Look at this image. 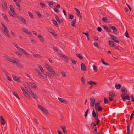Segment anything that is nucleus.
Listing matches in <instances>:
<instances>
[{
    "instance_id": "1a4fd4ad",
    "label": "nucleus",
    "mask_w": 134,
    "mask_h": 134,
    "mask_svg": "<svg viewBox=\"0 0 134 134\" xmlns=\"http://www.w3.org/2000/svg\"><path fill=\"white\" fill-rule=\"evenodd\" d=\"M0 120L1 124L3 125H4L6 122L5 119L2 116H0Z\"/></svg>"
},
{
    "instance_id": "a18cd8bd",
    "label": "nucleus",
    "mask_w": 134,
    "mask_h": 134,
    "mask_svg": "<svg viewBox=\"0 0 134 134\" xmlns=\"http://www.w3.org/2000/svg\"><path fill=\"white\" fill-rule=\"evenodd\" d=\"M74 16L71 14H69L68 15V18L69 19H72L73 18Z\"/></svg>"
},
{
    "instance_id": "a19ab883",
    "label": "nucleus",
    "mask_w": 134,
    "mask_h": 134,
    "mask_svg": "<svg viewBox=\"0 0 134 134\" xmlns=\"http://www.w3.org/2000/svg\"><path fill=\"white\" fill-rule=\"evenodd\" d=\"M52 21L53 22V23L54 24L57 26L58 27L59 25L56 22V21L54 20H52Z\"/></svg>"
},
{
    "instance_id": "bf43d9fd",
    "label": "nucleus",
    "mask_w": 134,
    "mask_h": 134,
    "mask_svg": "<svg viewBox=\"0 0 134 134\" xmlns=\"http://www.w3.org/2000/svg\"><path fill=\"white\" fill-rule=\"evenodd\" d=\"M81 81H82V83H83L84 84H85V80L83 77H81Z\"/></svg>"
},
{
    "instance_id": "8fccbe9b",
    "label": "nucleus",
    "mask_w": 134,
    "mask_h": 134,
    "mask_svg": "<svg viewBox=\"0 0 134 134\" xmlns=\"http://www.w3.org/2000/svg\"><path fill=\"white\" fill-rule=\"evenodd\" d=\"M10 32L11 35L14 38H15L17 37L16 35L14 33L12 32V31H11Z\"/></svg>"
},
{
    "instance_id": "c03bdc74",
    "label": "nucleus",
    "mask_w": 134,
    "mask_h": 134,
    "mask_svg": "<svg viewBox=\"0 0 134 134\" xmlns=\"http://www.w3.org/2000/svg\"><path fill=\"white\" fill-rule=\"evenodd\" d=\"M28 13L29 15L31 17L32 19H34V16L31 13L29 12H28Z\"/></svg>"
},
{
    "instance_id": "e433bc0d",
    "label": "nucleus",
    "mask_w": 134,
    "mask_h": 134,
    "mask_svg": "<svg viewBox=\"0 0 134 134\" xmlns=\"http://www.w3.org/2000/svg\"><path fill=\"white\" fill-rule=\"evenodd\" d=\"M81 60L83 59V58L80 54H77L76 55Z\"/></svg>"
},
{
    "instance_id": "5fc2aeb1",
    "label": "nucleus",
    "mask_w": 134,
    "mask_h": 134,
    "mask_svg": "<svg viewBox=\"0 0 134 134\" xmlns=\"http://www.w3.org/2000/svg\"><path fill=\"white\" fill-rule=\"evenodd\" d=\"M38 107L42 111V109H43L44 108H43L41 105H38Z\"/></svg>"
},
{
    "instance_id": "37998d69",
    "label": "nucleus",
    "mask_w": 134,
    "mask_h": 134,
    "mask_svg": "<svg viewBox=\"0 0 134 134\" xmlns=\"http://www.w3.org/2000/svg\"><path fill=\"white\" fill-rule=\"evenodd\" d=\"M125 36L127 37L130 38V36H129V33L128 32V31L127 30H126L125 32Z\"/></svg>"
},
{
    "instance_id": "a878e982",
    "label": "nucleus",
    "mask_w": 134,
    "mask_h": 134,
    "mask_svg": "<svg viewBox=\"0 0 134 134\" xmlns=\"http://www.w3.org/2000/svg\"><path fill=\"white\" fill-rule=\"evenodd\" d=\"M60 102L62 103H67V101L65 99L62 98H58Z\"/></svg>"
},
{
    "instance_id": "0eeeda50",
    "label": "nucleus",
    "mask_w": 134,
    "mask_h": 134,
    "mask_svg": "<svg viewBox=\"0 0 134 134\" xmlns=\"http://www.w3.org/2000/svg\"><path fill=\"white\" fill-rule=\"evenodd\" d=\"M121 97L124 101H125L126 99L130 100V96L128 95L124 96L123 95H121Z\"/></svg>"
},
{
    "instance_id": "412c9836",
    "label": "nucleus",
    "mask_w": 134,
    "mask_h": 134,
    "mask_svg": "<svg viewBox=\"0 0 134 134\" xmlns=\"http://www.w3.org/2000/svg\"><path fill=\"white\" fill-rule=\"evenodd\" d=\"M10 10L11 12H12V14H13V15L16 18H17V16H18L19 15H17L15 13V11L14 10V9H10Z\"/></svg>"
},
{
    "instance_id": "20e7f679",
    "label": "nucleus",
    "mask_w": 134,
    "mask_h": 134,
    "mask_svg": "<svg viewBox=\"0 0 134 134\" xmlns=\"http://www.w3.org/2000/svg\"><path fill=\"white\" fill-rule=\"evenodd\" d=\"M21 88L24 95L28 98L31 99L30 96L27 92L25 91V89L23 87H21Z\"/></svg>"
},
{
    "instance_id": "69168bd1",
    "label": "nucleus",
    "mask_w": 134,
    "mask_h": 134,
    "mask_svg": "<svg viewBox=\"0 0 134 134\" xmlns=\"http://www.w3.org/2000/svg\"><path fill=\"white\" fill-rule=\"evenodd\" d=\"M95 104V103H90L91 106L92 108H93Z\"/></svg>"
},
{
    "instance_id": "4d7b16f0",
    "label": "nucleus",
    "mask_w": 134,
    "mask_h": 134,
    "mask_svg": "<svg viewBox=\"0 0 134 134\" xmlns=\"http://www.w3.org/2000/svg\"><path fill=\"white\" fill-rule=\"evenodd\" d=\"M46 74L49 77H51L52 75H53V74L52 73L51 74L48 72H46Z\"/></svg>"
},
{
    "instance_id": "79ce46f5",
    "label": "nucleus",
    "mask_w": 134,
    "mask_h": 134,
    "mask_svg": "<svg viewBox=\"0 0 134 134\" xmlns=\"http://www.w3.org/2000/svg\"><path fill=\"white\" fill-rule=\"evenodd\" d=\"M93 70L94 71V72H96L98 71V70L97 68V67L95 65H93Z\"/></svg>"
},
{
    "instance_id": "3c124183",
    "label": "nucleus",
    "mask_w": 134,
    "mask_h": 134,
    "mask_svg": "<svg viewBox=\"0 0 134 134\" xmlns=\"http://www.w3.org/2000/svg\"><path fill=\"white\" fill-rule=\"evenodd\" d=\"M13 94L18 99H20V98L19 97V96L18 94L16 92H13Z\"/></svg>"
},
{
    "instance_id": "13d9d810",
    "label": "nucleus",
    "mask_w": 134,
    "mask_h": 134,
    "mask_svg": "<svg viewBox=\"0 0 134 134\" xmlns=\"http://www.w3.org/2000/svg\"><path fill=\"white\" fill-rule=\"evenodd\" d=\"M90 101H91V102L90 103H95V99L94 98H90Z\"/></svg>"
},
{
    "instance_id": "e2e57ef3",
    "label": "nucleus",
    "mask_w": 134,
    "mask_h": 134,
    "mask_svg": "<svg viewBox=\"0 0 134 134\" xmlns=\"http://www.w3.org/2000/svg\"><path fill=\"white\" fill-rule=\"evenodd\" d=\"M15 53L16 54H17L18 55H19L20 56H21L22 55V54L21 53L17 51H16L15 52Z\"/></svg>"
},
{
    "instance_id": "c85d7f7f",
    "label": "nucleus",
    "mask_w": 134,
    "mask_h": 134,
    "mask_svg": "<svg viewBox=\"0 0 134 134\" xmlns=\"http://www.w3.org/2000/svg\"><path fill=\"white\" fill-rule=\"evenodd\" d=\"M77 12V16L79 17H81V15L80 14V11L78 10V9H75Z\"/></svg>"
},
{
    "instance_id": "6e6552de",
    "label": "nucleus",
    "mask_w": 134,
    "mask_h": 134,
    "mask_svg": "<svg viewBox=\"0 0 134 134\" xmlns=\"http://www.w3.org/2000/svg\"><path fill=\"white\" fill-rule=\"evenodd\" d=\"M29 93L32 95L33 97L35 99H37L38 98V96L36 93L32 92L31 90H30Z\"/></svg>"
},
{
    "instance_id": "dca6fc26",
    "label": "nucleus",
    "mask_w": 134,
    "mask_h": 134,
    "mask_svg": "<svg viewBox=\"0 0 134 134\" xmlns=\"http://www.w3.org/2000/svg\"><path fill=\"white\" fill-rule=\"evenodd\" d=\"M121 91L123 93V95H125L127 93V92L125 88L122 87L121 88Z\"/></svg>"
},
{
    "instance_id": "393cba45",
    "label": "nucleus",
    "mask_w": 134,
    "mask_h": 134,
    "mask_svg": "<svg viewBox=\"0 0 134 134\" xmlns=\"http://www.w3.org/2000/svg\"><path fill=\"white\" fill-rule=\"evenodd\" d=\"M109 45L111 47H113L114 46V43L113 41L110 40L109 41Z\"/></svg>"
},
{
    "instance_id": "bb28decb",
    "label": "nucleus",
    "mask_w": 134,
    "mask_h": 134,
    "mask_svg": "<svg viewBox=\"0 0 134 134\" xmlns=\"http://www.w3.org/2000/svg\"><path fill=\"white\" fill-rule=\"evenodd\" d=\"M43 79H46V80L47 79L46 75L45 74L42 75V73H41L40 75H39Z\"/></svg>"
},
{
    "instance_id": "f257e3e1",
    "label": "nucleus",
    "mask_w": 134,
    "mask_h": 134,
    "mask_svg": "<svg viewBox=\"0 0 134 134\" xmlns=\"http://www.w3.org/2000/svg\"><path fill=\"white\" fill-rule=\"evenodd\" d=\"M13 44L18 49L19 51L23 52L25 56L29 57H31V55L30 54H28L26 51L19 47L15 43H13Z\"/></svg>"
},
{
    "instance_id": "423d86ee",
    "label": "nucleus",
    "mask_w": 134,
    "mask_h": 134,
    "mask_svg": "<svg viewBox=\"0 0 134 134\" xmlns=\"http://www.w3.org/2000/svg\"><path fill=\"white\" fill-rule=\"evenodd\" d=\"M16 18H18L19 20L21 21L24 24H27V22L26 21V20L23 17H22L21 16L18 15V16H17Z\"/></svg>"
},
{
    "instance_id": "b1692460",
    "label": "nucleus",
    "mask_w": 134,
    "mask_h": 134,
    "mask_svg": "<svg viewBox=\"0 0 134 134\" xmlns=\"http://www.w3.org/2000/svg\"><path fill=\"white\" fill-rule=\"evenodd\" d=\"M48 31L53 35L55 36H56L57 35V34L55 33V32L53 30L51 29H49L48 30Z\"/></svg>"
},
{
    "instance_id": "4be33fe9",
    "label": "nucleus",
    "mask_w": 134,
    "mask_h": 134,
    "mask_svg": "<svg viewBox=\"0 0 134 134\" xmlns=\"http://www.w3.org/2000/svg\"><path fill=\"white\" fill-rule=\"evenodd\" d=\"M55 18L56 20L59 23H62L63 22V20L61 19H60L57 16H55Z\"/></svg>"
},
{
    "instance_id": "7ed1b4c3",
    "label": "nucleus",
    "mask_w": 134,
    "mask_h": 134,
    "mask_svg": "<svg viewBox=\"0 0 134 134\" xmlns=\"http://www.w3.org/2000/svg\"><path fill=\"white\" fill-rule=\"evenodd\" d=\"M109 100L111 101L113 100V97L115 96V95L114 93L113 92H110L109 93Z\"/></svg>"
},
{
    "instance_id": "de8ad7c7",
    "label": "nucleus",
    "mask_w": 134,
    "mask_h": 134,
    "mask_svg": "<svg viewBox=\"0 0 134 134\" xmlns=\"http://www.w3.org/2000/svg\"><path fill=\"white\" fill-rule=\"evenodd\" d=\"M36 13L39 17H42V16L41 14L38 11H36Z\"/></svg>"
},
{
    "instance_id": "7c9ffc66",
    "label": "nucleus",
    "mask_w": 134,
    "mask_h": 134,
    "mask_svg": "<svg viewBox=\"0 0 134 134\" xmlns=\"http://www.w3.org/2000/svg\"><path fill=\"white\" fill-rule=\"evenodd\" d=\"M48 3H49V6L50 8H51V7H53L55 5L54 4V3L53 2L48 1Z\"/></svg>"
},
{
    "instance_id": "052dcab7",
    "label": "nucleus",
    "mask_w": 134,
    "mask_h": 134,
    "mask_svg": "<svg viewBox=\"0 0 134 134\" xmlns=\"http://www.w3.org/2000/svg\"><path fill=\"white\" fill-rule=\"evenodd\" d=\"M71 60L72 63L74 64V65H75L76 64V62L74 60H73L72 59H71Z\"/></svg>"
},
{
    "instance_id": "9d476101",
    "label": "nucleus",
    "mask_w": 134,
    "mask_h": 134,
    "mask_svg": "<svg viewBox=\"0 0 134 134\" xmlns=\"http://www.w3.org/2000/svg\"><path fill=\"white\" fill-rule=\"evenodd\" d=\"M12 76L14 80L15 81H16L18 82H20V78L14 75H13Z\"/></svg>"
},
{
    "instance_id": "cd10ccee",
    "label": "nucleus",
    "mask_w": 134,
    "mask_h": 134,
    "mask_svg": "<svg viewBox=\"0 0 134 134\" xmlns=\"http://www.w3.org/2000/svg\"><path fill=\"white\" fill-rule=\"evenodd\" d=\"M104 29L108 32H111V31L110 29L107 26H104Z\"/></svg>"
},
{
    "instance_id": "0e129e2a",
    "label": "nucleus",
    "mask_w": 134,
    "mask_h": 134,
    "mask_svg": "<svg viewBox=\"0 0 134 134\" xmlns=\"http://www.w3.org/2000/svg\"><path fill=\"white\" fill-rule=\"evenodd\" d=\"M6 76L7 78L10 81H11V80L10 78L9 77V76L7 74L6 75Z\"/></svg>"
},
{
    "instance_id": "49530a36",
    "label": "nucleus",
    "mask_w": 134,
    "mask_h": 134,
    "mask_svg": "<svg viewBox=\"0 0 134 134\" xmlns=\"http://www.w3.org/2000/svg\"><path fill=\"white\" fill-rule=\"evenodd\" d=\"M34 57L36 58H40L41 57V56L39 54H35L34 55Z\"/></svg>"
},
{
    "instance_id": "6ab92c4d",
    "label": "nucleus",
    "mask_w": 134,
    "mask_h": 134,
    "mask_svg": "<svg viewBox=\"0 0 134 134\" xmlns=\"http://www.w3.org/2000/svg\"><path fill=\"white\" fill-rule=\"evenodd\" d=\"M62 129V131L64 134L66 133L67 132V131L66 129V127L64 126H62L60 127Z\"/></svg>"
},
{
    "instance_id": "4c0bfd02",
    "label": "nucleus",
    "mask_w": 134,
    "mask_h": 134,
    "mask_svg": "<svg viewBox=\"0 0 134 134\" xmlns=\"http://www.w3.org/2000/svg\"><path fill=\"white\" fill-rule=\"evenodd\" d=\"M41 111L46 114L48 113V112L47 110L44 108H43V109H42V110Z\"/></svg>"
},
{
    "instance_id": "72a5a7b5",
    "label": "nucleus",
    "mask_w": 134,
    "mask_h": 134,
    "mask_svg": "<svg viewBox=\"0 0 134 134\" xmlns=\"http://www.w3.org/2000/svg\"><path fill=\"white\" fill-rule=\"evenodd\" d=\"M60 57H63L64 59H69V57L68 56H66V55H64L63 54H60Z\"/></svg>"
},
{
    "instance_id": "6e6d98bb",
    "label": "nucleus",
    "mask_w": 134,
    "mask_h": 134,
    "mask_svg": "<svg viewBox=\"0 0 134 134\" xmlns=\"http://www.w3.org/2000/svg\"><path fill=\"white\" fill-rule=\"evenodd\" d=\"M89 110L88 109H87L86 111L84 116L85 117H86L88 113V112Z\"/></svg>"
},
{
    "instance_id": "f3484780",
    "label": "nucleus",
    "mask_w": 134,
    "mask_h": 134,
    "mask_svg": "<svg viewBox=\"0 0 134 134\" xmlns=\"http://www.w3.org/2000/svg\"><path fill=\"white\" fill-rule=\"evenodd\" d=\"M81 69L83 71H85L86 69L85 64L84 63H82L81 65Z\"/></svg>"
},
{
    "instance_id": "c9c22d12",
    "label": "nucleus",
    "mask_w": 134,
    "mask_h": 134,
    "mask_svg": "<svg viewBox=\"0 0 134 134\" xmlns=\"http://www.w3.org/2000/svg\"><path fill=\"white\" fill-rule=\"evenodd\" d=\"M96 110H97L98 112L101 111L102 110V108L100 107H98L96 109H95Z\"/></svg>"
},
{
    "instance_id": "5701e85b",
    "label": "nucleus",
    "mask_w": 134,
    "mask_h": 134,
    "mask_svg": "<svg viewBox=\"0 0 134 134\" xmlns=\"http://www.w3.org/2000/svg\"><path fill=\"white\" fill-rule=\"evenodd\" d=\"M12 62L14 63L17 64L18 62H19V61L16 58L15 60L14 58H13V60H12Z\"/></svg>"
},
{
    "instance_id": "4468645a",
    "label": "nucleus",
    "mask_w": 134,
    "mask_h": 134,
    "mask_svg": "<svg viewBox=\"0 0 134 134\" xmlns=\"http://www.w3.org/2000/svg\"><path fill=\"white\" fill-rule=\"evenodd\" d=\"M92 115L93 117L95 118L98 117V114L97 113H96L95 112L94 110V109H93Z\"/></svg>"
},
{
    "instance_id": "338daca9",
    "label": "nucleus",
    "mask_w": 134,
    "mask_h": 134,
    "mask_svg": "<svg viewBox=\"0 0 134 134\" xmlns=\"http://www.w3.org/2000/svg\"><path fill=\"white\" fill-rule=\"evenodd\" d=\"M61 74L62 76L64 77H65L66 76L65 73L63 71L61 72Z\"/></svg>"
},
{
    "instance_id": "39448f33",
    "label": "nucleus",
    "mask_w": 134,
    "mask_h": 134,
    "mask_svg": "<svg viewBox=\"0 0 134 134\" xmlns=\"http://www.w3.org/2000/svg\"><path fill=\"white\" fill-rule=\"evenodd\" d=\"M109 34L111 38L115 42L117 43H119V41L118 40L116 36L110 34Z\"/></svg>"
},
{
    "instance_id": "ddd939ff",
    "label": "nucleus",
    "mask_w": 134,
    "mask_h": 134,
    "mask_svg": "<svg viewBox=\"0 0 134 134\" xmlns=\"http://www.w3.org/2000/svg\"><path fill=\"white\" fill-rule=\"evenodd\" d=\"M109 27L113 31V33L115 34H117V30L116 28L113 26H109Z\"/></svg>"
},
{
    "instance_id": "680f3d73",
    "label": "nucleus",
    "mask_w": 134,
    "mask_h": 134,
    "mask_svg": "<svg viewBox=\"0 0 134 134\" xmlns=\"http://www.w3.org/2000/svg\"><path fill=\"white\" fill-rule=\"evenodd\" d=\"M134 111H133L132 113L131 114L130 116V120H131L134 116Z\"/></svg>"
},
{
    "instance_id": "f704fd0d",
    "label": "nucleus",
    "mask_w": 134,
    "mask_h": 134,
    "mask_svg": "<svg viewBox=\"0 0 134 134\" xmlns=\"http://www.w3.org/2000/svg\"><path fill=\"white\" fill-rule=\"evenodd\" d=\"M13 57H7L5 58V59L8 61L12 62V60H13Z\"/></svg>"
},
{
    "instance_id": "ea45409f",
    "label": "nucleus",
    "mask_w": 134,
    "mask_h": 134,
    "mask_svg": "<svg viewBox=\"0 0 134 134\" xmlns=\"http://www.w3.org/2000/svg\"><path fill=\"white\" fill-rule=\"evenodd\" d=\"M38 37L39 38V39L42 41H44V40L43 37L40 34L38 35Z\"/></svg>"
},
{
    "instance_id": "f03ea898",
    "label": "nucleus",
    "mask_w": 134,
    "mask_h": 134,
    "mask_svg": "<svg viewBox=\"0 0 134 134\" xmlns=\"http://www.w3.org/2000/svg\"><path fill=\"white\" fill-rule=\"evenodd\" d=\"M1 24H2V26L3 27L4 29L2 31V32L7 37L9 38H11L10 35L9 34V32L8 30L7 27L5 26L4 24L2 22Z\"/></svg>"
},
{
    "instance_id": "09e8293b",
    "label": "nucleus",
    "mask_w": 134,
    "mask_h": 134,
    "mask_svg": "<svg viewBox=\"0 0 134 134\" xmlns=\"http://www.w3.org/2000/svg\"><path fill=\"white\" fill-rule=\"evenodd\" d=\"M101 61L102 62V63L103 64H104L105 65H108V63H107L106 62H105L104 61V59L103 58H102L101 59Z\"/></svg>"
},
{
    "instance_id": "2eb2a0df",
    "label": "nucleus",
    "mask_w": 134,
    "mask_h": 134,
    "mask_svg": "<svg viewBox=\"0 0 134 134\" xmlns=\"http://www.w3.org/2000/svg\"><path fill=\"white\" fill-rule=\"evenodd\" d=\"M22 30L23 32L27 34L28 35H32V34L25 28H23Z\"/></svg>"
},
{
    "instance_id": "864d4df0",
    "label": "nucleus",
    "mask_w": 134,
    "mask_h": 134,
    "mask_svg": "<svg viewBox=\"0 0 134 134\" xmlns=\"http://www.w3.org/2000/svg\"><path fill=\"white\" fill-rule=\"evenodd\" d=\"M51 8H60V5L58 4L56 6H55V5L53 7H51Z\"/></svg>"
},
{
    "instance_id": "58836bf2",
    "label": "nucleus",
    "mask_w": 134,
    "mask_h": 134,
    "mask_svg": "<svg viewBox=\"0 0 134 134\" xmlns=\"http://www.w3.org/2000/svg\"><path fill=\"white\" fill-rule=\"evenodd\" d=\"M100 105V103L99 102L95 103V109H96L97 108L99 107Z\"/></svg>"
},
{
    "instance_id": "473e14b6",
    "label": "nucleus",
    "mask_w": 134,
    "mask_h": 134,
    "mask_svg": "<svg viewBox=\"0 0 134 134\" xmlns=\"http://www.w3.org/2000/svg\"><path fill=\"white\" fill-rule=\"evenodd\" d=\"M121 85L120 84H116L115 85V88L118 89H119L121 87Z\"/></svg>"
},
{
    "instance_id": "a211bd4d",
    "label": "nucleus",
    "mask_w": 134,
    "mask_h": 134,
    "mask_svg": "<svg viewBox=\"0 0 134 134\" xmlns=\"http://www.w3.org/2000/svg\"><path fill=\"white\" fill-rule=\"evenodd\" d=\"M2 7L4 8H7V3L5 2L4 1L2 3Z\"/></svg>"
},
{
    "instance_id": "2f4dec72",
    "label": "nucleus",
    "mask_w": 134,
    "mask_h": 134,
    "mask_svg": "<svg viewBox=\"0 0 134 134\" xmlns=\"http://www.w3.org/2000/svg\"><path fill=\"white\" fill-rule=\"evenodd\" d=\"M2 15L5 19V21L7 22L8 21V19L7 18L6 15L5 14H2Z\"/></svg>"
},
{
    "instance_id": "aec40b11",
    "label": "nucleus",
    "mask_w": 134,
    "mask_h": 134,
    "mask_svg": "<svg viewBox=\"0 0 134 134\" xmlns=\"http://www.w3.org/2000/svg\"><path fill=\"white\" fill-rule=\"evenodd\" d=\"M88 83L89 84L92 86L93 85H96L97 84L96 82L92 80H90L88 82Z\"/></svg>"
},
{
    "instance_id": "c756f323",
    "label": "nucleus",
    "mask_w": 134,
    "mask_h": 134,
    "mask_svg": "<svg viewBox=\"0 0 134 134\" xmlns=\"http://www.w3.org/2000/svg\"><path fill=\"white\" fill-rule=\"evenodd\" d=\"M98 117L95 118V119L94 122L96 123V125L98 124L100 122L98 118Z\"/></svg>"
},
{
    "instance_id": "603ef678",
    "label": "nucleus",
    "mask_w": 134,
    "mask_h": 134,
    "mask_svg": "<svg viewBox=\"0 0 134 134\" xmlns=\"http://www.w3.org/2000/svg\"><path fill=\"white\" fill-rule=\"evenodd\" d=\"M35 70V71L39 75L41 74V73L40 72L39 70L38 69H36Z\"/></svg>"
},
{
    "instance_id": "f8f14e48",
    "label": "nucleus",
    "mask_w": 134,
    "mask_h": 134,
    "mask_svg": "<svg viewBox=\"0 0 134 134\" xmlns=\"http://www.w3.org/2000/svg\"><path fill=\"white\" fill-rule=\"evenodd\" d=\"M47 70L53 74V76L55 75L56 74L55 71L53 70L51 66L49 67L47 69Z\"/></svg>"
},
{
    "instance_id": "774afa93",
    "label": "nucleus",
    "mask_w": 134,
    "mask_h": 134,
    "mask_svg": "<svg viewBox=\"0 0 134 134\" xmlns=\"http://www.w3.org/2000/svg\"><path fill=\"white\" fill-rule=\"evenodd\" d=\"M40 5L41 6L42 8H44L45 7V5L43 3L41 2L40 3Z\"/></svg>"
},
{
    "instance_id": "9b49d317",
    "label": "nucleus",
    "mask_w": 134,
    "mask_h": 134,
    "mask_svg": "<svg viewBox=\"0 0 134 134\" xmlns=\"http://www.w3.org/2000/svg\"><path fill=\"white\" fill-rule=\"evenodd\" d=\"M27 84L29 86L33 88L36 89L37 88V86L35 85V84L34 83L29 82L27 83Z\"/></svg>"
}]
</instances>
